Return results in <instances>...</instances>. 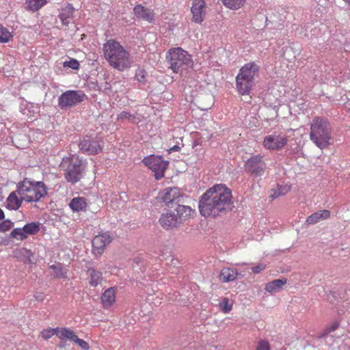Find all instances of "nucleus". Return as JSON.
Returning <instances> with one entry per match:
<instances>
[{
	"label": "nucleus",
	"mask_w": 350,
	"mask_h": 350,
	"mask_svg": "<svg viewBox=\"0 0 350 350\" xmlns=\"http://www.w3.org/2000/svg\"><path fill=\"white\" fill-rule=\"evenodd\" d=\"M232 204V193L224 185H216L208 189L199 201L200 214L204 217H215L228 210Z\"/></svg>",
	"instance_id": "1"
},
{
	"label": "nucleus",
	"mask_w": 350,
	"mask_h": 350,
	"mask_svg": "<svg viewBox=\"0 0 350 350\" xmlns=\"http://www.w3.org/2000/svg\"><path fill=\"white\" fill-rule=\"evenodd\" d=\"M106 59L113 68L123 70L131 65L129 53L117 41L109 40L103 45Z\"/></svg>",
	"instance_id": "2"
},
{
	"label": "nucleus",
	"mask_w": 350,
	"mask_h": 350,
	"mask_svg": "<svg viewBox=\"0 0 350 350\" xmlns=\"http://www.w3.org/2000/svg\"><path fill=\"white\" fill-rule=\"evenodd\" d=\"M60 170L64 172L65 180L74 185L79 182L85 175L86 162L75 154L63 157Z\"/></svg>",
	"instance_id": "3"
},
{
	"label": "nucleus",
	"mask_w": 350,
	"mask_h": 350,
	"mask_svg": "<svg viewBox=\"0 0 350 350\" xmlns=\"http://www.w3.org/2000/svg\"><path fill=\"white\" fill-rule=\"evenodd\" d=\"M332 126L328 120L322 117H315L310 123V140L319 148H326L330 144Z\"/></svg>",
	"instance_id": "4"
},
{
	"label": "nucleus",
	"mask_w": 350,
	"mask_h": 350,
	"mask_svg": "<svg viewBox=\"0 0 350 350\" xmlns=\"http://www.w3.org/2000/svg\"><path fill=\"white\" fill-rule=\"evenodd\" d=\"M22 200L27 202H37L47 195V187L42 181L24 180L17 185V191Z\"/></svg>",
	"instance_id": "5"
},
{
	"label": "nucleus",
	"mask_w": 350,
	"mask_h": 350,
	"mask_svg": "<svg viewBox=\"0 0 350 350\" xmlns=\"http://www.w3.org/2000/svg\"><path fill=\"white\" fill-rule=\"evenodd\" d=\"M192 209L186 205H178L175 208H167L159 218L161 226L165 230L178 227L191 215Z\"/></svg>",
	"instance_id": "6"
},
{
	"label": "nucleus",
	"mask_w": 350,
	"mask_h": 350,
	"mask_svg": "<svg viewBox=\"0 0 350 350\" xmlns=\"http://www.w3.org/2000/svg\"><path fill=\"white\" fill-rule=\"evenodd\" d=\"M258 71L259 66L254 62L246 64L240 69L236 77V84L237 90L241 95H248L250 93Z\"/></svg>",
	"instance_id": "7"
},
{
	"label": "nucleus",
	"mask_w": 350,
	"mask_h": 350,
	"mask_svg": "<svg viewBox=\"0 0 350 350\" xmlns=\"http://www.w3.org/2000/svg\"><path fill=\"white\" fill-rule=\"evenodd\" d=\"M166 61L169 68L175 73L182 72L193 66L191 56L180 47L170 49L166 55Z\"/></svg>",
	"instance_id": "8"
},
{
	"label": "nucleus",
	"mask_w": 350,
	"mask_h": 350,
	"mask_svg": "<svg viewBox=\"0 0 350 350\" xmlns=\"http://www.w3.org/2000/svg\"><path fill=\"white\" fill-rule=\"evenodd\" d=\"M88 97L81 90H67L58 98V105L62 110H68L83 102Z\"/></svg>",
	"instance_id": "9"
},
{
	"label": "nucleus",
	"mask_w": 350,
	"mask_h": 350,
	"mask_svg": "<svg viewBox=\"0 0 350 350\" xmlns=\"http://www.w3.org/2000/svg\"><path fill=\"white\" fill-rule=\"evenodd\" d=\"M142 162L154 172V177L157 180H160L164 176V172L169 165V161L163 160L162 157L153 154L145 157Z\"/></svg>",
	"instance_id": "10"
},
{
	"label": "nucleus",
	"mask_w": 350,
	"mask_h": 350,
	"mask_svg": "<svg viewBox=\"0 0 350 350\" xmlns=\"http://www.w3.org/2000/svg\"><path fill=\"white\" fill-rule=\"evenodd\" d=\"M159 198L164 202L167 208H175L178 205H183L184 196L176 187H168L159 193Z\"/></svg>",
	"instance_id": "11"
},
{
	"label": "nucleus",
	"mask_w": 350,
	"mask_h": 350,
	"mask_svg": "<svg viewBox=\"0 0 350 350\" xmlns=\"http://www.w3.org/2000/svg\"><path fill=\"white\" fill-rule=\"evenodd\" d=\"M80 151L83 154H96L100 152L103 147V142L98 137H84L79 144Z\"/></svg>",
	"instance_id": "12"
},
{
	"label": "nucleus",
	"mask_w": 350,
	"mask_h": 350,
	"mask_svg": "<svg viewBox=\"0 0 350 350\" xmlns=\"http://www.w3.org/2000/svg\"><path fill=\"white\" fill-rule=\"evenodd\" d=\"M245 170L253 176H262L267 168V165L260 154L251 156L245 163Z\"/></svg>",
	"instance_id": "13"
},
{
	"label": "nucleus",
	"mask_w": 350,
	"mask_h": 350,
	"mask_svg": "<svg viewBox=\"0 0 350 350\" xmlns=\"http://www.w3.org/2000/svg\"><path fill=\"white\" fill-rule=\"evenodd\" d=\"M111 241L110 235L107 233H103L94 237L92 243V253L98 256H100L105 247Z\"/></svg>",
	"instance_id": "14"
},
{
	"label": "nucleus",
	"mask_w": 350,
	"mask_h": 350,
	"mask_svg": "<svg viewBox=\"0 0 350 350\" xmlns=\"http://www.w3.org/2000/svg\"><path fill=\"white\" fill-rule=\"evenodd\" d=\"M287 143L286 138L280 135L273 134L268 135L264 139V146L267 149H281Z\"/></svg>",
	"instance_id": "15"
},
{
	"label": "nucleus",
	"mask_w": 350,
	"mask_h": 350,
	"mask_svg": "<svg viewBox=\"0 0 350 350\" xmlns=\"http://www.w3.org/2000/svg\"><path fill=\"white\" fill-rule=\"evenodd\" d=\"M205 3L203 0H193L191 12L193 15V21L197 23H201L205 16Z\"/></svg>",
	"instance_id": "16"
},
{
	"label": "nucleus",
	"mask_w": 350,
	"mask_h": 350,
	"mask_svg": "<svg viewBox=\"0 0 350 350\" xmlns=\"http://www.w3.org/2000/svg\"><path fill=\"white\" fill-rule=\"evenodd\" d=\"M135 15L141 19L152 23L154 20V14L152 10L145 8L142 5H137L133 9Z\"/></svg>",
	"instance_id": "17"
},
{
	"label": "nucleus",
	"mask_w": 350,
	"mask_h": 350,
	"mask_svg": "<svg viewBox=\"0 0 350 350\" xmlns=\"http://www.w3.org/2000/svg\"><path fill=\"white\" fill-rule=\"evenodd\" d=\"M239 276H242V275L235 269L224 267L221 270L219 278L221 282L226 283L234 281Z\"/></svg>",
	"instance_id": "18"
},
{
	"label": "nucleus",
	"mask_w": 350,
	"mask_h": 350,
	"mask_svg": "<svg viewBox=\"0 0 350 350\" xmlns=\"http://www.w3.org/2000/svg\"><path fill=\"white\" fill-rule=\"evenodd\" d=\"M116 287H110L102 294L100 299L104 308H109L116 301Z\"/></svg>",
	"instance_id": "19"
},
{
	"label": "nucleus",
	"mask_w": 350,
	"mask_h": 350,
	"mask_svg": "<svg viewBox=\"0 0 350 350\" xmlns=\"http://www.w3.org/2000/svg\"><path fill=\"white\" fill-rule=\"evenodd\" d=\"M330 217V212L328 210L324 209L317 211L310 216L306 220V223L308 225H313L317 224L321 221L325 220Z\"/></svg>",
	"instance_id": "20"
},
{
	"label": "nucleus",
	"mask_w": 350,
	"mask_h": 350,
	"mask_svg": "<svg viewBox=\"0 0 350 350\" xmlns=\"http://www.w3.org/2000/svg\"><path fill=\"white\" fill-rule=\"evenodd\" d=\"M89 278V284L92 287L97 286L103 280V274L100 271L90 268L87 271Z\"/></svg>",
	"instance_id": "21"
},
{
	"label": "nucleus",
	"mask_w": 350,
	"mask_h": 350,
	"mask_svg": "<svg viewBox=\"0 0 350 350\" xmlns=\"http://www.w3.org/2000/svg\"><path fill=\"white\" fill-rule=\"evenodd\" d=\"M74 11L75 8L70 4L62 8L59 14V18L64 25H68L69 19L72 18Z\"/></svg>",
	"instance_id": "22"
},
{
	"label": "nucleus",
	"mask_w": 350,
	"mask_h": 350,
	"mask_svg": "<svg viewBox=\"0 0 350 350\" xmlns=\"http://www.w3.org/2000/svg\"><path fill=\"white\" fill-rule=\"evenodd\" d=\"M286 279H276L271 282H268L265 285V291L271 293H275L280 291L282 286L286 284Z\"/></svg>",
	"instance_id": "23"
},
{
	"label": "nucleus",
	"mask_w": 350,
	"mask_h": 350,
	"mask_svg": "<svg viewBox=\"0 0 350 350\" xmlns=\"http://www.w3.org/2000/svg\"><path fill=\"white\" fill-rule=\"evenodd\" d=\"M87 206L85 199L82 197H76L72 198L70 203V208L75 212H79L84 211Z\"/></svg>",
	"instance_id": "24"
},
{
	"label": "nucleus",
	"mask_w": 350,
	"mask_h": 350,
	"mask_svg": "<svg viewBox=\"0 0 350 350\" xmlns=\"http://www.w3.org/2000/svg\"><path fill=\"white\" fill-rule=\"evenodd\" d=\"M23 200H22V198L18 199L16 194V192L13 191L10 194V196L7 198L5 206L9 209L16 210L21 206Z\"/></svg>",
	"instance_id": "25"
},
{
	"label": "nucleus",
	"mask_w": 350,
	"mask_h": 350,
	"mask_svg": "<svg viewBox=\"0 0 350 350\" xmlns=\"http://www.w3.org/2000/svg\"><path fill=\"white\" fill-rule=\"evenodd\" d=\"M57 337H59L61 340H68L70 341H72L75 342L77 338V336L70 329L63 327L61 329L59 328V332H57Z\"/></svg>",
	"instance_id": "26"
},
{
	"label": "nucleus",
	"mask_w": 350,
	"mask_h": 350,
	"mask_svg": "<svg viewBox=\"0 0 350 350\" xmlns=\"http://www.w3.org/2000/svg\"><path fill=\"white\" fill-rule=\"evenodd\" d=\"M53 270L51 275L56 278H66L67 277V270L64 269L62 264L57 263L49 267Z\"/></svg>",
	"instance_id": "27"
},
{
	"label": "nucleus",
	"mask_w": 350,
	"mask_h": 350,
	"mask_svg": "<svg viewBox=\"0 0 350 350\" xmlns=\"http://www.w3.org/2000/svg\"><path fill=\"white\" fill-rule=\"evenodd\" d=\"M46 3V0H25L27 9L35 12L40 9Z\"/></svg>",
	"instance_id": "28"
},
{
	"label": "nucleus",
	"mask_w": 350,
	"mask_h": 350,
	"mask_svg": "<svg viewBox=\"0 0 350 350\" xmlns=\"http://www.w3.org/2000/svg\"><path fill=\"white\" fill-rule=\"evenodd\" d=\"M23 228L26 235L35 234L40 230L39 224L35 222L27 224Z\"/></svg>",
	"instance_id": "29"
},
{
	"label": "nucleus",
	"mask_w": 350,
	"mask_h": 350,
	"mask_svg": "<svg viewBox=\"0 0 350 350\" xmlns=\"http://www.w3.org/2000/svg\"><path fill=\"white\" fill-rule=\"evenodd\" d=\"M222 3L226 7L237 10L243 5L246 0H221Z\"/></svg>",
	"instance_id": "30"
},
{
	"label": "nucleus",
	"mask_w": 350,
	"mask_h": 350,
	"mask_svg": "<svg viewBox=\"0 0 350 350\" xmlns=\"http://www.w3.org/2000/svg\"><path fill=\"white\" fill-rule=\"evenodd\" d=\"M12 36L9 30L0 24V42L7 43Z\"/></svg>",
	"instance_id": "31"
},
{
	"label": "nucleus",
	"mask_w": 350,
	"mask_h": 350,
	"mask_svg": "<svg viewBox=\"0 0 350 350\" xmlns=\"http://www.w3.org/2000/svg\"><path fill=\"white\" fill-rule=\"evenodd\" d=\"M10 238L16 239L17 240H24L27 238V235L25 234L23 231V228H14L10 234Z\"/></svg>",
	"instance_id": "32"
},
{
	"label": "nucleus",
	"mask_w": 350,
	"mask_h": 350,
	"mask_svg": "<svg viewBox=\"0 0 350 350\" xmlns=\"http://www.w3.org/2000/svg\"><path fill=\"white\" fill-rule=\"evenodd\" d=\"M288 191V189L286 187L278 186V188L274 189H271V197L273 198H276L280 196H283Z\"/></svg>",
	"instance_id": "33"
},
{
	"label": "nucleus",
	"mask_w": 350,
	"mask_h": 350,
	"mask_svg": "<svg viewBox=\"0 0 350 350\" xmlns=\"http://www.w3.org/2000/svg\"><path fill=\"white\" fill-rule=\"evenodd\" d=\"M219 308L224 313H228L232 310V305L228 297H223L219 303Z\"/></svg>",
	"instance_id": "34"
},
{
	"label": "nucleus",
	"mask_w": 350,
	"mask_h": 350,
	"mask_svg": "<svg viewBox=\"0 0 350 350\" xmlns=\"http://www.w3.org/2000/svg\"><path fill=\"white\" fill-rule=\"evenodd\" d=\"M57 332H59V328H51L44 329L42 332V336L44 339H49L53 336L56 335L57 336Z\"/></svg>",
	"instance_id": "35"
},
{
	"label": "nucleus",
	"mask_w": 350,
	"mask_h": 350,
	"mask_svg": "<svg viewBox=\"0 0 350 350\" xmlns=\"http://www.w3.org/2000/svg\"><path fill=\"white\" fill-rule=\"evenodd\" d=\"M339 326L338 322L332 323L330 326L327 327L320 336V338H323L327 336L329 333L334 332Z\"/></svg>",
	"instance_id": "36"
},
{
	"label": "nucleus",
	"mask_w": 350,
	"mask_h": 350,
	"mask_svg": "<svg viewBox=\"0 0 350 350\" xmlns=\"http://www.w3.org/2000/svg\"><path fill=\"white\" fill-rule=\"evenodd\" d=\"M63 64L64 67H68L73 70H77L79 67V63L75 59H71L69 61H66Z\"/></svg>",
	"instance_id": "37"
},
{
	"label": "nucleus",
	"mask_w": 350,
	"mask_h": 350,
	"mask_svg": "<svg viewBox=\"0 0 350 350\" xmlns=\"http://www.w3.org/2000/svg\"><path fill=\"white\" fill-rule=\"evenodd\" d=\"M13 222L9 219H5L0 223V232H5L9 230L13 226Z\"/></svg>",
	"instance_id": "38"
},
{
	"label": "nucleus",
	"mask_w": 350,
	"mask_h": 350,
	"mask_svg": "<svg viewBox=\"0 0 350 350\" xmlns=\"http://www.w3.org/2000/svg\"><path fill=\"white\" fill-rule=\"evenodd\" d=\"M135 77L139 82H144L146 77V72L144 70L139 69L136 72Z\"/></svg>",
	"instance_id": "39"
},
{
	"label": "nucleus",
	"mask_w": 350,
	"mask_h": 350,
	"mask_svg": "<svg viewBox=\"0 0 350 350\" xmlns=\"http://www.w3.org/2000/svg\"><path fill=\"white\" fill-rule=\"evenodd\" d=\"M75 342L82 349L88 350L90 349L88 343L86 341L79 338L78 337L77 338Z\"/></svg>",
	"instance_id": "40"
},
{
	"label": "nucleus",
	"mask_w": 350,
	"mask_h": 350,
	"mask_svg": "<svg viewBox=\"0 0 350 350\" xmlns=\"http://www.w3.org/2000/svg\"><path fill=\"white\" fill-rule=\"evenodd\" d=\"M135 118V116L131 114V113H129V111H122L119 115H118V119H131V118Z\"/></svg>",
	"instance_id": "41"
},
{
	"label": "nucleus",
	"mask_w": 350,
	"mask_h": 350,
	"mask_svg": "<svg viewBox=\"0 0 350 350\" xmlns=\"http://www.w3.org/2000/svg\"><path fill=\"white\" fill-rule=\"evenodd\" d=\"M256 350H269V345L267 341L261 340L259 342Z\"/></svg>",
	"instance_id": "42"
},
{
	"label": "nucleus",
	"mask_w": 350,
	"mask_h": 350,
	"mask_svg": "<svg viewBox=\"0 0 350 350\" xmlns=\"http://www.w3.org/2000/svg\"><path fill=\"white\" fill-rule=\"evenodd\" d=\"M266 265L262 263H259L256 266H254L252 268V270L255 273H258L261 271L264 270L265 269Z\"/></svg>",
	"instance_id": "43"
},
{
	"label": "nucleus",
	"mask_w": 350,
	"mask_h": 350,
	"mask_svg": "<svg viewBox=\"0 0 350 350\" xmlns=\"http://www.w3.org/2000/svg\"><path fill=\"white\" fill-rule=\"evenodd\" d=\"M208 97L210 98V102H209V103H208V105H205V106H202V107H201V109H203V110L208 109H209V108L211 107V104H212V97H211V96H209Z\"/></svg>",
	"instance_id": "44"
},
{
	"label": "nucleus",
	"mask_w": 350,
	"mask_h": 350,
	"mask_svg": "<svg viewBox=\"0 0 350 350\" xmlns=\"http://www.w3.org/2000/svg\"><path fill=\"white\" fill-rule=\"evenodd\" d=\"M180 150V147L178 145H175L173 147L170 148L169 152L179 151Z\"/></svg>",
	"instance_id": "45"
},
{
	"label": "nucleus",
	"mask_w": 350,
	"mask_h": 350,
	"mask_svg": "<svg viewBox=\"0 0 350 350\" xmlns=\"http://www.w3.org/2000/svg\"><path fill=\"white\" fill-rule=\"evenodd\" d=\"M58 347L61 348V349H63V348H65L66 346V343L64 340H62L58 345H57Z\"/></svg>",
	"instance_id": "46"
},
{
	"label": "nucleus",
	"mask_w": 350,
	"mask_h": 350,
	"mask_svg": "<svg viewBox=\"0 0 350 350\" xmlns=\"http://www.w3.org/2000/svg\"><path fill=\"white\" fill-rule=\"evenodd\" d=\"M35 297L37 300H40V301H42L43 299V295L40 293H37L36 295H35Z\"/></svg>",
	"instance_id": "47"
},
{
	"label": "nucleus",
	"mask_w": 350,
	"mask_h": 350,
	"mask_svg": "<svg viewBox=\"0 0 350 350\" xmlns=\"http://www.w3.org/2000/svg\"><path fill=\"white\" fill-rule=\"evenodd\" d=\"M4 213L2 211V209L0 208V220L3 219L4 218Z\"/></svg>",
	"instance_id": "48"
}]
</instances>
